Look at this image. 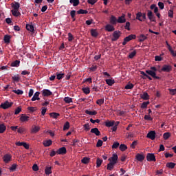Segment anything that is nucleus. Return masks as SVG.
I'll return each mask as SVG.
<instances>
[{
	"label": "nucleus",
	"mask_w": 176,
	"mask_h": 176,
	"mask_svg": "<svg viewBox=\"0 0 176 176\" xmlns=\"http://www.w3.org/2000/svg\"><path fill=\"white\" fill-rule=\"evenodd\" d=\"M122 36V32L120 31L116 30L113 33V37L111 38L112 42H116L118 39L120 38Z\"/></svg>",
	"instance_id": "obj_1"
},
{
	"label": "nucleus",
	"mask_w": 176,
	"mask_h": 176,
	"mask_svg": "<svg viewBox=\"0 0 176 176\" xmlns=\"http://www.w3.org/2000/svg\"><path fill=\"white\" fill-rule=\"evenodd\" d=\"M135 38H137V36H135V34H131L125 37L124 38V41L122 42L123 46H125V45L127 44V42H130V41H133V39H135Z\"/></svg>",
	"instance_id": "obj_2"
},
{
	"label": "nucleus",
	"mask_w": 176,
	"mask_h": 176,
	"mask_svg": "<svg viewBox=\"0 0 176 176\" xmlns=\"http://www.w3.org/2000/svg\"><path fill=\"white\" fill-rule=\"evenodd\" d=\"M147 16L148 20L150 21H153V23L156 22V16H155V14H153V12H152L151 10H147Z\"/></svg>",
	"instance_id": "obj_3"
},
{
	"label": "nucleus",
	"mask_w": 176,
	"mask_h": 176,
	"mask_svg": "<svg viewBox=\"0 0 176 176\" xmlns=\"http://www.w3.org/2000/svg\"><path fill=\"white\" fill-rule=\"evenodd\" d=\"M12 105H13V102H10L7 100L1 104V107L3 108V109H8V108H10Z\"/></svg>",
	"instance_id": "obj_4"
},
{
	"label": "nucleus",
	"mask_w": 176,
	"mask_h": 176,
	"mask_svg": "<svg viewBox=\"0 0 176 176\" xmlns=\"http://www.w3.org/2000/svg\"><path fill=\"white\" fill-rule=\"evenodd\" d=\"M118 154L114 153L113 154L111 157L108 159V160L110 163H113V164H116L118 163Z\"/></svg>",
	"instance_id": "obj_5"
},
{
	"label": "nucleus",
	"mask_w": 176,
	"mask_h": 176,
	"mask_svg": "<svg viewBox=\"0 0 176 176\" xmlns=\"http://www.w3.org/2000/svg\"><path fill=\"white\" fill-rule=\"evenodd\" d=\"M161 71L162 72H171L173 71V67L170 65H164Z\"/></svg>",
	"instance_id": "obj_6"
},
{
	"label": "nucleus",
	"mask_w": 176,
	"mask_h": 176,
	"mask_svg": "<svg viewBox=\"0 0 176 176\" xmlns=\"http://www.w3.org/2000/svg\"><path fill=\"white\" fill-rule=\"evenodd\" d=\"M147 162H156V156L154 153H147L146 155Z\"/></svg>",
	"instance_id": "obj_7"
},
{
	"label": "nucleus",
	"mask_w": 176,
	"mask_h": 176,
	"mask_svg": "<svg viewBox=\"0 0 176 176\" xmlns=\"http://www.w3.org/2000/svg\"><path fill=\"white\" fill-rule=\"evenodd\" d=\"M41 93L43 97H49L50 96H53V92L46 89H44L43 91H41Z\"/></svg>",
	"instance_id": "obj_8"
},
{
	"label": "nucleus",
	"mask_w": 176,
	"mask_h": 176,
	"mask_svg": "<svg viewBox=\"0 0 176 176\" xmlns=\"http://www.w3.org/2000/svg\"><path fill=\"white\" fill-rule=\"evenodd\" d=\"M146 137L153 141V140L156 138V132H155V131H151L147 133Z\"/></svg>",
	"instance_id": "obj_9"
},
{
	"label": "nucleus",
	"mask_w": 176,
	"mask_h": 176,
	"mask_svg": "<svg viewBox=\"0 0 176 176\" xmlns=\"http://www.w3.org/2000/svg\"><path fill=\"white\" fill-rule=\"evenodd\" d=\"M146 74L150 75V76H152L154 79H160V77L156 76V72L152 70H146Z\"/></svg>",
	"instance_id": "obj_10"
},
{
	"label": "nucleus",
	"mask_w": 176,
	"mask_h": 176,
	"mask_svg": "<svg viewBox=\"0 0 176 176\" xmlns=\"http://www.w3.org/2000/svg\"><path fill=\"white\" fill-rule=\"evenodd\" d=\"M3 160L5 163H9L12 160V155L10 154H6L3 157Z\"/></svg>",
	"instance_id": "obj_11"
},
{
	"label": "nucleus",
	"mask_w": 176,
	"mask_h": 176,
	"mask_svg": "<svg viewBox=\"0 0 176 176\" xmlns=\"http://www.w3.org/2000/svg\"><path fill=\"white\" fill-rule=\"evenodd\" d=\"M19 120L22 122H28L30 120V116L25 114H21Z\"/></svg>",
	"instance_id": "obj_12"
},
{
	"label": "nucleus",
	"mask_w": 176,
	"mask_h": 176,
	"mask_svg": "<svg viewBox=\"0 0 176 176\" xmlns=\"http://www.w3.org/2000/svg\"><path fill=\"white\" fill-rule=\"evenodd\" d=\"M56 153L58 155H65L67 153V148L65 147H61L56 151Z\"/></svg>",
	"instance_id": "obj_13"
},
{
	"label": "nucleus",
	"mask_w": 176,
	"mask_h": 176,
	"mask_svg": "<svg viewBox=\"0 0 176 176\" xmlns=\"http://www.w3.org/2000/svg\"><path fill=\"white\" fill-rule=\"evenodd\" d=\"M135 159L138 160V162H144L145 156L144 155V154L138 153L135 156Z\"/></svg>",
	"instance_id": "obj_14"
},
{
	"label": "nucleus",
	"mask_w": 176,
	"mask_h": 176,
	"mask_svg": "<svg viewBox=\"0 0 176 176\" xmlns=\"http://www.w3.org/2000/svg\"><path fill=\"white\" fill-rule=\"evenodd\" d=\"M126 15L124 14H122L121 16H119L118 20H117V23H126Z\"/></svg>",
	"instance_id": "obj_15"
},
{
	"label": "nucleus",
	"mask_w": 176,
	"mask_h": 176,
	"mask_svg": "<svg viewBox=\"0 0 176 176\" xmlns=\"http://www.w3.org/2000/svg\"><path fill=\"white\" fill-rule=\"evenodd\" d=\"M106 31H108V32H112V31H115V27L111 24H107L105 26Z\"/></svg>",
	"instance_id": "obj_16"
},
{
	"label": "nucleus",
	"mask_w": 176,
	"mask_h": 176,
	"mask_svg": "<svg viewBox=\"0 0 176 176\" xmlns=\"http://www.w3.org/2000/svg\"><path fill=\"white\" fill-rule=\"evenodd\" d=\"M39 130H41V126H34L32 128L31 133H32V134H36V133H38V131H39Z\"/></svg>",
	"instance_id": "obj_17"
},
{
	"label": "nucleus",
	"mask_w": 176,
	"mask_h": 176,
	"mask_svg": "<svg viewBox=\"0 0 176 176\" xmlns=\"http://www.w3.org/2000/svg\"><path fill=\"white\" fill-rule=\"evenodd\" d=\"M91 133L94 134L95 135H101V132L98 130V128H94L91 129Z\"/></svg>",
	"instance_id": "obj_18"
},
{
	"label": "nucleus",
	"mask_w": 176,
	"mask_h": 176,
	"mask_svg": "<svg viewBox=\"0 0 176 176\" xmlns=\"http://www.w3.org/2000/svg\"><path fill=\"white\" fill-rule=\"evenodd\" d=\"M39 94H41V92L36 91L32 98V101H36V100H41V98H39Z\"/></svg>",
	"instance_id": "obj_19"
},
{
	"label": "nucleus",
	"mask_w": 176,
	"mask_h": 176,
	"mask_svg": "<svg viewBox=\"0 0 176 176\" xmlns=\"http://www.w3.org/2000/svg\"><path fill=\"white\" fill-rule=\"evenodd\" d=\"M106 127H113L115 126V121H106L104 122Z\"/></svg>",
	"instance_id": "obj_20"
},
{
	"label": "nucleus",
	"mask_w": 176,
	"mask_h": 176,
	"mask_svg": "<svg viewBox=\"0 0 176 176\" xmlns=\"http://www.w3.org/2000/svg\"><path fill=\"white\" fill-rule=\"evenodd\" d=\"M110 23L113 25H115L116 24V23H118V19H116V17L115 16H113V15L111 16Z\"/></svg>",
	"instance_id": "obj_21"
},
{
	"label": "nucleus",
	"mask_w": 176,
	"mask_h": 176,
	"mask_svg": "<svg viewBox=\"0 0 176 176\" xmlns=\"http://www.w3.org/2000/svg\"><path fill=\"white\" fill-rule=\"evenodd\" d=\"M65 75V74H64V73L56 72V79H58V80H61V79H63V78H64Z\"/></svg>",
	"instance_id": "obj_22"
},
{
	"label": "nucleus",
	"mask_w": 176,
	"mask_h": 176,
	"mask_svg": "<svg viewBox=\"0 0 176 176\" xmlns=\"http://www.w3.org/2000/svg\"><path fill=\"white\" fill-rule=\"evenodd\" d=\"M115 168V164H113L112 162H109L107 164V170H109V171H112Z\"/></svg>",
	"instance_id": "obj_23"
},
{
	"label": "nucleus",
	"mask_w": 176,
	"mask_h": 176,
	"mask_svg": "<svg viewBox=\"0 0 176 176\" xmlns=\"http://www.w3.org/2000/svg\"><path fill=\"white\" fill-rule=\"evenodd\" d=\"M141 17H142V12H139L136 14V17L135 19L138 20L139 21H144V19H142Z\"/></svg>",
	"instance_id": "obj_24"
},
{
	"label": "nucleus",
	"mask_w": 176,
	"mask_h": 176,
	"mask_svg": "<svg viewBox=\"0 0 176 176\" xmlns=\"http://www.w3.org/2000/svg\"><path fill=\"white\" fill-rule=\"evenodd\" d=\"M69 3L73 5V6L76 7L80 3V1L79 0H69Z\"/></svg>",
	"instance_id": "obj_25"
},
{
	"label": "nucleus",
	"mask_w": 176,
	"mask_h": 176,
	"mask_svg": "<svg viewBox=\"0 0 176 176\" xmlns=\"http://www.w3.org/2000/svg\"><path fill=\"white\" fill-rule=\"evenodd\" d=\"M167 45L168 46V49L170 53L172 54V56L173 57H176V51H174L173 50V48L171 47V46H170V45H168V43H167Z\"/></svg>",
	"instance_id": "obj_26"
},
{
	"label": "nucleus",
	"mask_w": 176,
	"mask_h": 176,
	"mask_svg": "<svg viewBox=\"0 0 176 176\" xmlns=\"http://www.w3.org/2000/svg\"><path fill=\"white\" fill-rule=\"evenodd\" d=\"M12 14L14 16V17H19V16H21V13H20V12H19V10H12Z\"/></svg>",
	"instance_id": "obj_27"
},
{
	"label": "nucleus",
	"mask_w": 176,
	"mask_h": 176,
	"mask_svg": "<svg viewBox=\"0 0 176 176\" xmlns=\"http://www.w3.org/2000/svg\"><path fill=\"white\" fill-rule=\"evenodd\" d=\"M12 8L14 9V10H19L20 9V3L19 2H15L14 4H12Z\"/></svg>",
	"instance_id": "obj_28"
},
{
	"label": "nucleus",
	"mask_w": 176,
	"mask_h": 176,
	"mask_svg": "<svg viewBox=\"0 0 176 176\" xmlns=\"http://www.w3.org/2000/svg\"><path fill=\"white\" fill-rule=\"evenodd\" d=\"M140 97L142 100H149V94L146 92H144L143 94H141Z\"/></svg>",
	"instance_id": "obj_29"
},
{
	"label": "nucleus",
	"mask_w": 176,
	"mask_h": 176,
	"mask_svg": "<svg viewBox=\"0 0 176 176\" xmlns=\"http://www.w3.org/2000/svg\"><path fill=\"white\" fill-rule=\"evenodd\" d=\"M26 30L28 31H30V32H34V31H35V30L34 29V25L30 24L26 25Z\"/></svg>",
	"instance_id": "obj_30"
},
{
	"label": "nucleus",
	"mask_w": 176,
	"mask_h": 176,
	"mask_svg": "<svg viewBox=\"0 0 176 176\" xmlns=\"http://www.w3.org/2000/svg\"><path fill=\"white\" fill-rule=\"evenodd\" d=\"M105 82H106L107 85H108L109 86H112L113 85H115V80L106 79Z\"/></svg>",
	"instance_id": "obj_31"
},
{
	"label": "nucleus",
	"mask_w": 176,
	"mask_h": 176,
	"mask_svg": "<svg viewBox=\"0 0 176 176\" xmlns=\"http://www.w3.org/2000/svg\"><path fill=\"white\" fill-rule=\"evenodd\" d=\"M91 35L94 36V38H97L98 36V32H97L96 30L92 29L91 30Z\"/></svg>",
	"instance_id": "obj_32"
},
{
	"label": "nucleus",
	"mask_w": 176,
	"mask_h": 176,
	"mask_svg": "<svg viewBox=\"0 0 176 176\" xmlns=\"http://www.w3.org/2000/svg\"><path fill=\"white\" fill-rule=\"evenodd\" d=\"M52 144H53V142L52 141V140H48L43 142L44 146H50Z\"/></svg>",
	"instance_id": "obj_33"
},
{
	"label": "nucleus",
	"mask_w": 176,
	"mask_h": 176,
	"mask_svg": "<svg viewBox=\"0 0 176 176\" xmlns=\"http://www.w3.org/2000/svg\"><path fill=\"white\" fill-rule=\"evenodd\" d=\"M11 67H20V60H16L11 63Z\"/></svg>",
	"instance_id": "obj_34"
},
{
	"label": "nucleus",
	"mask_w": 176,
	"mask_h": 176,
	"mask_svg": "<svg viewBox=\"0 0 176 176\" xmlns=\"http://www.w3.org/2000/svg\"><path fill=\"white\" fill-rule=\"evenodd\" d=\"M120 151H121V152H124V151H126L127 149V146L124 144H121L120 145Z\"/></svg>",
	"instance_id": "obj_35"
},
{
	"label": "nucleus",
	"mask_w": 176,
	"mask_h": 176,
	"mask_svg": "<svg viewBox=\"0 0 176 176\" xmlns=\"http://www.w3.org/2000/svg\"><path fill=\"white\" fill-rule=\"evenodd\" d=\"M102 160L100 159V158H97L96 160V168H98L100 167H101V164H102Z\"/></svg>",
	"instance_id": "obj_36"
},
{
	"label": "nucleus",
	"mask_w": 176,
	"mask_h": 176,
	"mask_svg": "<svg viewBox=\"0 0 176 176\" xmlns=\"http://www.w3.org/2000/svg\"><path fill=\"white\" fill-rule=\"evenodd\" d=\"M3 41H4L5 43H7V45L10 43V36H9V35L4 36Z\"/></svg>",
	"instance_id": "obj_37"
},
{
	"label": "nucleus",
	"mask_w": 176,
	"mask_h": 176,
	"mask_svg": "<svg viewBox=\"0 0 176 176\" xmlns=\"http://www.w3.org/2000/svg\"><path fill=\"white\" fill-rule=\"evenodd\" d=\"M50 116L51 118H53V119H57V118H58V116H60V113H50Z\"/></svg>",
	"instance_id": "obj_38"
},
{
	"label": "nucleus",
	"mask_w": 176,
	"mask_h": 176,
	"mask_svg": "<svg viewBox=\"0 0 176 176\" xmlns=\"http://www.w3.org/2000/svg\"><path fill=\"white\" fill-rule=\"evenodd\" d=\"M148 105H149V101L143 102L142 104H141L142 109H145L148 108Z\"/></svg>",
	"instance_id": "obj_39"
},
{
	"label": "nucleus",
	"mask_w": 176,
	"mask_h": 176,
	"mask_svg": "<svg viewBox=\"0 0 176 176\" xmlns=\"http://www.w3.org/2000/svg\"><path fill=\"white\" fill-rule=\"evenodd\" d=\"M85 113H87V115H90L91 116H93L97 114V111H89V110H85Z\"/></svg>",
	"instance_id": "obj_40"
},
{
	"label": "nucleus",
	"mask_w": 176,
	"mask_h": 176,
	"mask_svg": "<svg viewBox=\"0 0 176 176\" xmlns=\"http://www.w3.org/2000/svg\"><path fill=\"white\" fill-rule=\"evenodd\" d=\"M6 130V126H5L3 124H0V133L2 134L3 133H5Z\"/></svg>",
	"instance_id": "obj_41"
},
{
	"label": "nucleus",
	"mask_w": 176,
	"mask_h": 176,
	"mask_svg": "<svg viewBox=\"0 0 176 176\" xmlns=\"http://www.w3.org/2000/svg\"><path fill=\"white\" fill-rule=\"evenodd\" d=\"M146 39H148V37L144 34H141L139 37V42H144Z\"/></svg>",
	"instance_id": "obj_42"
},
{
	"label": "nucleus",
	"mask_w": 176,
	"mask_h": 176,
	"mask_svg": "<svg viewBox=\"0 0 176 176\" xmlns=\"http://www.w3.org/2000/svg\"><path fill=\"white\" fill-rule=\"evenodd\" d=\"M78 14H87L89 13V11L83 9H80L78 11H77Z\"/></svg>",
	"instance_id": "obj_43"
},
{
	"label": "nucleus",
	"mask_w": 176,
	"mask_h": 176,
	"mask_svg": "<svg viewBox=\"0 0 176 176\" xmlns=\"http://www.w3.org/2000/svg\"><path fill=\"white\" fill-rule=\"evenodd\" d=\"M166 167H168V168H174V167H175V163H174V162H168L166 164Z\"/></svg>",
	"instance_id": "obj_44"
},
{
	"label": "nucleus",
	"mask_w": 176,
	"mask_h": 176,
	"mask_svg": "<svg viewBox=\"0 0 176 176\" xmlns=\"http://www.w3.org/2000/svg\"><path fill=\"white\" fill-rule=\"evenodd\" d=\"M170 137H171V133H169V132H166L163 135L164 140H167V139H168Z\"/></svg>",
	"instance_id": "obj_45"
},
{
	"label": "nucleus",
	"mask_w": 176,
	"mask_h": 176,
	"mask_svg": "<svg viewBox=\"0 0 176 176\" xmlns=\"http://www.w3.org/2000/svg\"><path fill=\"white\" fill-rule=\"evenodd\" d=\"M133 88H134V85H133L131 83H129L128 85H126L125 86L126 90H131Z\"/></svg>",
	"instance_id": "obj_46"
},
{
	"label": "nucleus",
	"mask_w": 176,
	"mask_h": 176,
	"mask_svg": "<svg viewBox=\"0 0 176 176\" xmlns=\"http://www.w3.org/2000/svg\"><path fill=\"white\" fill-rule=\"evenodd\" d=\"M82 91L85 94H90V88L89 87H84L82 89Z\"/></svg>",
	"instance_id": "obj_47"
},
{
	"label": "nucleus",
	"mask_w": 176,
	"mask_h": 176,
	"mask_svg": "<svg viewBox=\"0 0 176 176\" xmlns=\"http://www.w3.org/2000/svg\"><path fill=\"white\" fill-rule=\"evenodd\" d=\"M64 101L66 104H71V102H72V99L69 97H65Z\"/></svg>",
	"instance_id": "obj_48"
},
{
	"label": "nucleus",
	"mask_w": 176,
	"mask_h": 176,
	"mask_svg": "<svg viewBox=\"0 0 176 176\" xmlns=\"http://www.w3.org/2000/svg\"><path fill=\"white\" fill-rule=\"evenodd\" d=\"M76 14V11H75V10H72L70 12V16H71L72 19H73V21H75V20H76V19H75Z\"/></svg>",
	"instance_id": "obj_49"
},
{
	"label": "nucleus",
	"mask_w": 176,
	"mask_h": 176,
	"mask_svg": "<svg viewBox=\"0 0 176 176\" xmlns=\"http://www.w3.org/2000/svg\"><path fill=\"white\" fill-rule=\"evenodd\" d=\"M120 144H119V142H115L113 144L111 148H112V149H118V148H119V146H120Z\"/></svg>",
	"instance_id": "obj_50"
},
{
	"label": "nucleus",
	"mask_w": 176,
	"mask_h": 176,
	"mask_svg": "<svg viewBox=\"0 0 176 176\" xmlns=\"http://www.w3.org/2000/svg\"><path fill=\"white\" fill-rule=\"evenodd\" d=\"M69 129V122H66L63 125V131L68 130Z\"/></svg>",
	"instance_id": "obj_51"
},
{
	"label": "nucleus",
	"mask_w": 176,
	"mask_h": 176,
	"mask_svg": "<svg viewBox=\"0 0 176 176\" xmlns=\"http://www.w3.org/2000/svg\"><path fill=\"white\" fill-rule=\"evenodd\" d=\"M45 174L47 175H50V174H52V167H47L45 168Z\"/></svg>",
	"instance_id": "obj_52"
},
{
	"label": "nucleus",
	"mask_w": 176,
	"mask_h": 176,
	"mask_svg": "<svg viewBox=\"0 0 176 176\" xmlns=\"http://www.w3.org/2000/svg\"><path fill=\"white\" fill-rule=\"evenodd\" d=\"M13 93H15V94H18V96H21L24 93L23 90L17 89V90H13Z\"/></svg>",
	"instance_id": "obj_53"
},
{
	"label": "nucleus",
	"mask_w": 176,
	"mask_h": 176,
	"mask_svg": "<svg viewBox=\"0 0 176 176\" xmlns=\"http://www.w3.org/2000/svg\"><path fill=\"white\" fill-rule=\"evenodd\" d=\"M169 94L170 96H175L176 94V89H168Z\"/></svg>",
	"instance_id": "obj_54"
},
{
	"label": "nucleus",
	"mask_w": 176,
	"mask_h": 176,
	"mask_svg": "<svg viewBox=\"0 0 176 176\" xmlns=\"http://www.w3.org/2000/svg\"><path fill=\"white\" fill-rule=\"evenodd\" d=\"M89 160H90V158L85 157L81 160V162H82V163H83V164H87L89 163Z\"/></svg>",
	"instance_id": "obj_55"
},
{
	"label": "nucleus",
	"mask_w": 176,
	"mask_h": 176,
	"mask_svg": "<svg viewBox=\"0 0 176 176\" xmlns=\"http://www.w3.org/2000/svg\"><path fill=\"white\" fill-rule=\"evenodd\" d=\"M135 54H137V51L134 50L133 52H131L129 55V58H134Z\"/></svg>",
	"instance_id": "obj_56"
},
{
	"label": "nucleus",
	"mask_w": 176,
	"mask_h": 176,
	"mask_svg": "<svg viewBox=\"0 0 176 176\" xmlns=\"http://www.w3.org/2000/svg\"><path fill=\"white\" fill-rule=\"evenodd\" d=\"M137 144H138V142H137V140H134L131 144V149H135V146H137Z\"/></svg>",
	"instance_id": "obj_57"
},
{
	"label": "nucleus",
	"mask_w": 176,
	"mask_h": 176,
	"mask_svg": "<svg viewBox=\"0 0 176 176\" xmlns=\"http://www.w3.org/2000/svg\"><path fill=\"white\" fill-rule=\"evenodd\" d=\"M16 168H17V164H13L11 167H10V171H16Z\"/></svg>",
	"instance_id": "obj_58"
},
{
	"label": "nucleus",
	"mask_w": 176,
	"mask_h": 176,
	"mask_svg": "<svg viewBox=\"0 0 176 176\" xmlns=\"http://www.w3.org/2000/svg\"><path fill=\"white\" fill-rule=\"evenodd\" d=\"M12 80H14V82H19L20 77L19 76H14L12 77Z\"/></svg>",
	"instance_id": "obj_59"
},
{
	"label": "nucleus",
	"mask_w": 176,
	"mask_h": 176,
	"mask_svg": "<svg viewBox=\"0 0 176 176\" xmlns=\"http://www.w3.org/2000/svg\"><path fill=\"white\" fill-rule=\"evenodd\" d=\"M83 127H84L85 131H89V130H90V125L89 124V123L84 124Z\"/></svg>",
	"instance_id": "obj_60"
},
{
	"label": "nucleus",
	"mask_w": 176,
	"mask_h": 176,
	"mask_svg": "<svg viewBox=\"0 0 176 176\" xmlns=\"http://www.w3.org/2000/svg\"><path fill=\"white\" fill-rule=\"evenodd\" d=\"M68 41L69 42H72V41H74V35L71 33H68Z\"/></svg>",
	"instance_id": "obj_61"
},
{
	"label": "nucleus",
	"mask_w": 176,
	"mask_h": 176,
	"mask_svg": "<svg viewBox=\"0 0 176 176\" xmlns=\"http://www.w3.org/2000/svg\"><path fill=\"white\" fill-rule=\"evenodd\" d=\"M130 25H131L130 22H126V24L124 26L125 30H127V31H130Z\"/></svg>",
	"instance_id": "obj_62"
},
{
	"label": "nucleus",
	"mask_w": 176,
	"mask_h": 176,
	"mask_svg": "<svg viewBox=\"0 0 176 176\" xmlns=\"http://www.w3.org/2000/svg\"><path fill=\"white\" fill-rule=\"evenodd\" d=\"M21 112V107H19L15 109L14 115H19Z\"/></svg>",
	"instance_id": "obj_63"
},
{
	"label": "nucleus",
	"mask_w": 176,
	"mask_h": 176,
	"mask_svg": "<svg viewBox=\"0 0 176 176\" xmlns=\"http://www.w3.org/2000/svg\"><path fill=\"white\" fill-rule=\"evenodd\" d=\"M96 104H98V105H102V104H104V99H99L96 101Z\"/></svg>",
	"instance_id": "obj_64"
}]
</instances>
